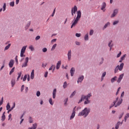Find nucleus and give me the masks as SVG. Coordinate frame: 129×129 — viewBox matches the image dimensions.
Instances as JSON below:
<instances>
[{
  "label": "nucleus",
  "mask_w": 129,
  "mask_h": 129,
  "mask_svg": "<svg viewBox=\"0 0 129 129\" xmlns=\"http://www.w3.org/2000/svg\"><path fill=\"white\" fill-rule=\"evenodd\" d=\"M77 16L71 27V29H72L73 27H75V26L77 25V24L78 23V21H79L81 18V11H77Z\"/></svg>",
  "instance_id": "f257e3e1"
},
{
  "label": "nucleus",
  "mask_w": 129,
  "mask_h": 129,
  "mask_svg": "<svg viewBox=\"0 0 129 129\" xmlns=\"http://www.w3.org/2000/svg\"><path fill=\"white\" fill-rule=\"evenodd\" d=\"M91 96V93L89 94L87 96L82 95L81 100H79L78 103H80L82 100H84V99L86 100V101L84 102V104H88V103H90V101L88 100V98Z\"/></svg>",
  "instance_id": "f03ea898"
},
{
  "label": "nucleus",
  "mask_w": 129,
  "mask_h": 129,
  "mask_svg": "<svg viewBox=\"0 0 129 129\" xmlns=\"http://www.w3.org/2000/svg\"><path fill=\"white\" fill-rule=\"evenodd\" d=\"M89 112H90V109L85 108L84 109L82 110V111L79 113L78 116H84V117H86V116L89 114Z\"/></svg>",
  "instance_id": "7ed1b4c3"
},
{
  "label": "nucleus",
  "mask_w": 129,
  "mask_h": 129,
  "mask_svg": "<svg viewBox=\"0 0 129 129\" xmlns=\"http://www.w3.org/2000/svg\"><path fill=\"white\" fill-rule=\"evenodd\" d=\"M122 103V99L118 100V97H117L116 100L113 102L115 107H117V106H119L121 103Z\"/></svg>",
  "instance_id": "20e7f679"
},
{
  "label": "nucleus",
  "mask_w": 129,
  "mask_h": 129,
  "mask_svg": "<svg viewBox=\"0 0 129 129\" xmlns=\"http://www.w3.org/2000/svg\"><path fill=\"white\" fill-rule=\"evenodd\" d=\"M26 49H27V46H24L22 48L20 53V57H26V55L24 54H25V52H26Z\"/></svg>",
  "instance_id": "39448f33"
},
{
  "label": "nucleus",
  "mask_w": 129,
  "mask_h": 129,
  "mask_svg": "<svg viewBox=\"0 0 129 129\" xmlns=\"http://www.w3.org/2000/svg\"><path fill=\"white\" fill-rule=\"evenodd\" d=\"M28 63H29V57H26L25 58V62L22 64V68H24V67H27V66H28Z\"/></svg>",
  "instance_id": "423d86ee"
},
{
  "label": "nucleus",
  "mask_w": 129,
  "mask_h": 129,
  "mask_svg": "<svg viewBox=\"0 0 129 129\" xmlns=\"http://www.w3.org/2000/svg\"><path fill=\"white\" fill-rule=\"evenodd\" d=\"M77 7L75 6L74 8H72V16H74V14H76V12H77Z\"/></svg>",
  "instance_id": "0eeeda50"
},
{
  "label": "nucleus",
  "mask_w": 129,
  "mask_h": 129,
  "mask_svg": "<svg viewBox=\"0 0 129 129\" xmlns=\"http://www.w3.org/2000/svg\"><path fill=\"white\" fill-rule=\"evenodd\" d=\"M123 76H124V74H122L119 76L118 79L117 81L118 83H120V81H121V80L123 78Z\"/></svg>",
  "instance_id": "6e6552de"
},
{
  "label": "nucleus",
  "mask_w": 129,
  "mask_h": 129,
  "mask_svg": "<svg viewBox=\"0 0 129 129\" xmlns=\"http://www.w3.org/2000/svg\"><path fill=\"white\" fill-rule=\"evenodd\" d=\"M117 13H118V10L117 9H115L114 10L111 16V18H114L116 15H117Z\"/></svg>",
  "instance_id": "1a4fd4ad"
},
{
  "label": "nucleus",
  "mask_w": 129,
  "mask_h": 129,
  "mask_svg": "<svg viewBox=\"0 0 129 129\" xmlns=\"http://www.w3.org/2000/svg\"><path fill=\"white\" fill-rule=\"evenodd\" d=\"M75 108H76V107H75L73 111V113L70 117V119H73L74 118V117L75 116Z\"/></svg>",
  "instance_id": "9d476101"
},
{
  "label": "nucleus",
  "mask_w": 129,
  "mask_h": 129,
  "mask_svg": "<svg viewBox=\"0 0 129 129\" xmlns=\"http://www.w3.org/2000/svg\"><path fill=\"white\" fill-rule=\"evenodd\" d=\"M14 63H15V61H14V60L11 59L9 63V67L10 68H13V66H14Z\"/></svg>",
  "instance_id": "9b49d317"
},
{
  "label": "nucleus",
  "mask_w": 129,
  "mask_h": 129,
  "mask_svg": "<svg viewBox=\"0 0 129 129\" xmlns=\"http://www.w3.org/2000/svg\"><path fill=\"white\" fill-rule=\"evenodd\" d=\"M71 56H72V51H71V50H70L68 53V59L69 61H70L71 60Z\"/></svg>",
  "instance_id": "f8f14e48"
},
{
  "label": "nucleus",
  "mask_w": 129,
  "mask_h": 129,
  "mask_svg": "<svg viewBox=\"0 0 129 129\" xmlns=\"http://www.w3.org/2000/svg\"><path fill=\"white\" fill-rule=\"evenodd\" d=\"M124 65V63H121L120 66H118V68L119 69V71H121L122 69H123V66Z\"/></svg>",
  "instance_id": "ddd939ff"
},
{
  "label": "nucleus",
  "mask_w": 129,
  "mask_h": 129,
  "mask_svg": "<svg viewBox=\"0 0 129 129\" xmlns=\"http://www.w3.org/2000/svg\"><path fill=\"white\" fill-rule=\"evenodd\" d=\"M56 92H57V89H54L52 93V97L53 99H55L56 98Z\"/></svg>",
  "instance_id": "4468645a"
},
{
  "label": "nucleus",
  "mask_w": 129,
  "mask_h": 129,
  "mask_svg": "<svg viewBox=\"0 0 129 129\" xmlns=\"http://www.w3.org/2000/svg\"><path fill=\"white\" fill-rule=\"evenodd\" d=\"M84 79V76H82L81 77H80L77 81L78 83H79V82H82V81H83V80Z\"/></svg>",
  "instance_id": "2eb2a0df"
},
{
  "label": "nucleus",
  "mask_w": 129,
  "mask_h": 129,
  "mask_svg": "<svg viewBox=\"0 0 129 129\" xmlns=\"http://www.w3.org/2000/svg\"><path fill=\"white\" fill-rule=\"evenodd\" d=\"M60 66H61V60H59L56 63V69H57V70H59Z\"/></svg>",
  "instance_id": "dca6fc26"
},
{
  "label": "nucleus",
  "mask_w": 129,
  "mask_h": 129,
  "mask_svg": "<svg viewBox=\"0 0 129 129\" xmlns=\"http://www.w3.org/2000/svg\"><path fill=\"white\" fill-rule=\"evenodd\" d=\"M74 72H75V69H74V68H72L70 71L71 76H73V75H74Z\"/></svg>",
  "instance_id": "f3484780"
},
{
  "label": "nucleus",
  "mask_w": 129,
  "mask_h": 129,
  "mask_svg": "<svg viewBox=\"0 0 129 129\" xmlns=\"http://www.w3.org/2000/svg\"><path fill=\"white\" fill-rule=\"evenodd\" d=\"M5 114H6V112H4V113H3L2 119H1L2 121H5V119H6V115H5Z\"/></svg>",
  "instance_id": "a211bd4d"
},
{
  "label": "nucleus",
  "mask_w": 129,
  "mask_h": 129,
  "mask_svg": "<svg viewBox=\"0 0 129 129\" xmlns=\"http://www.w3.org/2000/svg\"><path fill=\"white\" fill-rule=\"evenodd\" d=\"M37 126H38V125L36 123H35L33 124V127H29L28 129H36V128H37Z\"/></svg>",
  "instance_id": "6ab92c4d"
},
{
  "label": "nucleus",
  "mask_w": 129,
  "mask_h": 129,
  "mask_svg": "<svg viewBox=\"0 0 129 129\" xmlns=\"http://www.w3.org/2000/svg\"><path fill=\"white\" fill-rule=\"evenodd\" d=\"M35 70H33L31 72V79H34V76H35L34 75Z\"/></svg>",
  "instance_id": "aec40b11"
},
{
  "label": "nucleus",
  "mask_w": 129,
  "mask_h": 129,
  "mask_svg": "<svg viewBox=\"0 0 129 129\" xmlns=\"http://www.w3.org/2000/svg\"><path fill=\"white\" fill-rule=\"evenodd\" d=\"M30 26H31V22H29L27 23V25H26L25 26V30H28L29 29Z\"/></svg>",
  "instance_id": "412c9836"
},
{
  "label": "nucleus",
  "mask_w": 129,
  "mask_h": 129,
  "mask_svg": "<svg viewBox=\"0 0 129 129\" xmlns=\"http://www.w3.org/2000/svg\"><path fill=\"white\" fill-rule=\"evenodd\" d=\"M105 8H106V4H105V3L104 2L102 5V7L101 8V10H102V11H103Z\"/></svg>",
  "instance_id": "4be33fe9"
},
{
  "label": "nucleus",
  "mask_w": 129,
  "mask_h": 129,
  "mask_svg": "<svg viewBox=\"0 0 129 129\" xmlns=\"http://www.w3.org/2000/svg\"><path fill=\"white\" fill-rule=\"evenodd\" d=\"M117 79V77L116 76L114 77L113 78L111 79V81L112 83H113V82H114V81H115L116 80V79Z\"/></svg>",
  "instance_id": "5701e85b"
},
{
  "label": "nucleus",
  "mask_w": 129,
  "mask_h": 129,
  "mask_svg": "<svg viewBox=\"0 0 129 129\" xmlns=\"http://www.w3.org/2000/svg\"><path fill=\"white\" fill-rule=\"evenodd\" d=\"M11 84L12 87H14V86H15V85L16 84V80H12L11 81Z\"/></svg>",
  "instance_id": "b1692460"
},
{
  "label": "nucleus",
  "mask_w": 129,
  "mask_h": 129,
  "mask_svg": "<svg viewBox=\"0 0 129 129\" xmlns=\"http://www.w3.org/2000/svg\"><path fill=\"white\" fill-rule=\"evenodd\" d=\"M129 117V113L126 114L124 117V121H126V119Z\"/></svg>",
  "instance_id": "393cba45"
},
{
  "label": "nucleus",
  "mask_w": 129,
  "mask_h": 129,
  "mask_svg": "<svg viewBox=\"0 0 129 129\" xmlns=\"http://www.w3.org/2000/svg\"><path fill=\"white\" fill-rule=\"evenodd\" d=\"M111 43H112V40H111L108 43V46L110 47V50H111V48H112L113 45H111Z\"/></svg>",
  "instance_id": "a878e982"
},
{
  "label": "nucleus",
  "mask_w": 129,
  "mask_h": 129,
  "mask_svg": "<svg viewBox=\"0 0 129 129\" xmlns=\"http://www.w3.org/2000/svg\"><path fill=\"white\" fill-rule=\"evenodd\" d=\"M10 47H11V43L9 44L7 46L5 47V51H6V50H9V49H10Z\"/></svg>",
  "instance_id": "bb28decb"
},
{
  "label": "nucleus",
  "mask_w": 129,
  "mask_h": 129,
  "mask_svg": "<svg viewBox=\"0 0 129 129\" xmlns=\"http://www.w3.org/2000/svg\"><path fill=\"white\" fill-rule=\"evenodd\" d=\"M56 47H57V44H54L51 49V51H54V49L56 48Z\"/></svg>",
  "instance_id": "cd10ccee"
},
{
  "label": "nucleus",
  "mask_w": 129,
  "mask_h": 129,
  "mask_svg": "<svg viewBox=\"0 0 129 129\" xmlns=\"http://www.w3.org/2000/svg\"><path fill=\"white\" fill-rule=\"evenodd\" d=\"M47 65V62L42 63V67L43 68H46Z\"/></svg>",
  "instance_id": "c85d7f7f"
},
{
  "label": "nucleus",
  "mask_w": 129,
  "mask_h": 129,
  "mask_svg": "<svg viewBox=\"0 0 129 129\" xmlns=\"http://www.w3.org/2000/svg\"><path fill=\"white\" fill-rule=\"evenodd\" d=\"M119 70V69H118V66H117L115 68V70H114V73H117L118 71Z\"/></svg>",
  "instance_id": "c756f323"
},
{
  "label": "nucleus",
  "mask_w": 129,
  "mask_h": 129,
  "mask_svg": "<svg viewBox=\"0 0 129 129\" xmlns=\"http://www.w3.org/2000/svg\"><path fill=\"white\" fill-rule=\"evenodd\" d=\"M15 72V68H13L11 70V71L10 72V75H12V74L13 73V72Z\"/></svg>",
  "instance_id": "7c9ffc66"
},
{
  "label": "nucleus",
  "mask_w": 129,
  "mask_h": 129,
  "mask_svg": "<svg viewBox=\"0 0 129 129\" xmlns=\"http://www.w3.org/2000/svg\"><path fill=\"white\" fill-rule=\"evenodd\" d=\"M110 25V23L109 22L107 23L104 26V29H106L107 28L108 26H109Z\"/></svg>",
  "instance_id": "2f4dec72"
},
{
  "label": "nucleus",
  "mask_w": 129,
  "mask_h": 129,
  "mask_svg": "<svg viewBox=\"0 0 129 129\" xmlns=\"http://www.w3.org/2000/svg\"><path fill=\"white\" fill-rule=\"evenodd\" d=\"M16 106V103H14V105L13 107H11V109H9V111H12L14 108H15V107Z\"/></svg>",
  "instance_id": "473e14b6"
},
{
  "label": "nucleus",
  "mask_w": 129,
  "mask_h": 129,
  "mask_svg": "<svg viewBox=\"0 0 129 129\" xmlns=\"http://www.w3.org/2000/svg\"><path fill=\"white\" fill-rule=\"evenodd\" d=\"M75 94H76V91H74L72 94L70 96V97H73V96H74V95H75Z\"/></svg>",
  "instance_id": "72a5a7b5"
},
{
  "label": "nucleus",
  "mask_w": 129,
  "mask_h": 129,
  "mask_svg": "<svg viewBox=\"0 0 129 129\" xmlns=\"http://www.w3.org/2000/svg\"><path fill=\"white\" fill-rule=\"evenodd\" d=\"M29 48L30 50H31V51H34V50H35V48H34L33 45H30Z\"/></svg>",
  "instance_id": "f704fd0d"
},
{
  "label": "nucleus",
  "mask_w": 129,
  "mask_h": 129,
  "mask_svg": "<svg viewBox=\"0 0 129 129\" xmlns=\"http://www.w3.org/2000/svg\"><path fill=\"white\" fill-rule=\"evenodd\" d=\"M18 76L17 78V80H19V79H20V78L21 77V76H22V72L20 73H18Z\"/></svg>",
  "instance_id": "c9c22d12"
},
{
  "label": "nucleus",
  "mask_w": 129,
  "mask_h": 129,
  "mask_svg": "<svg viewBox=\"0 0 129 129\" xmlns=\"http://www.w3.org/2000/svg\"><path fill=\"white\" fill-rule=\"evenodd\" d=\"M7 110H9V109H10L11 108V106H10V103H8L7 105Z\"/></svg>",
  "instance_id": "e433bc0d"
},
{
  "label": "nucleus",
  "mask_w": 129,
  "mask_h": 129,
  "mask_svg": "<svg viewBox=\"0 0 129 129\" xmlns=\"http://www.w3.org/2000/svg\"><path fill=\"white\" fill-rule=\"evenodd\" d=\"M63 87L64 89H65V88H66V87H67V82H64Z\"/></svg>",
  "instance_id": "4c0bfd02"
},
{
  "label": "nucleus",
  "mask_w": 129,
  "mask_h": 129,
  "mask_svg": "<svg viewBox=\"0 0 129 129\" xmlns=\"http://www.w3.org/2000/svg\"><path fill=\"white\" fill-rule=\"evenodd\" d=\"M6 8H7V4L6 3H4L3 6V11L5 12L6 11Z\"/></svg>",
  "instance_id": "58836bf2"
},
{
  "label": "nucleus",
  "mask_w": 129,
  "mask_h": 129,
  "mask_svg": "<svg viewBox=\"0 0 129 129\" xmlns=\"http://www.w3.org/2000/svg\"><path fill=\"white\" fill-rule=\"evenodd\" d=\"M85 41H88V34H87L85 36Z\"/></svg>",
  "instance_id": "ea45409f"
},
{
  "label": "nucleus",
  "mask_w": 129,
  "mask_h": 129,
  "mask_svg": "<svg viewBox=\"0 0 129 129\" xmlns=\"http://www.w3.org/2000/svg\"><path fill=\"white\" fill-rule=\"evenodd\" d=\"M29 121L30 123H33V119L32 118V117H29Z\"/></svg>",
  "instance_id": "a19ab883"
},
{
  "label": "nucleus",
  "mask_w": 129,
  "mask_h": 129,
  "mask_svg": "<svg viewBox=\"0 0 129 129\" xmlns=\"http://www.w3.org/2000/svg\"><path fill=\"white\" fill-rule=\"evenodd\" d=\"M48 50L47 49V48L44 47L42 49V52H43V53H46V52H47Z\"/></svg>",
  "instance_id": "79ce46f5"
},
{
  "label": "nucleus",
  "mask_w": 129,
  "mask_h": 129,
  "mask_svg": "<svg viewBox=\"0 0 129 129\" xmlns=\"http://www.w3.org/2000/svg\"><path fill=\"white\" fill-rule=\"evenodd\" d=\"M10 7H14L15 6V2H11L10 4Z\"/></svg>",
  "instance_id": "37998d69"
},
{
  "label": "nucleus",
  "mask_w": 129,
  "mask_h": 129,
  "mask_svg": "<svg viewBox=\"0 0 129 129\" xmlns=\"http://www.w3.org/2000/svg\"><path fill=\"white\" fill-rule=\"evenodd\" d=\"M40 39H41V36L38 35L37 36H36L35 37V40L36 41H38V40H40Z\"/></svg>",
  "instance_id": "c03bdc74"
},
{
  "label": "nucleus",
  "mask_w": 129,
  "mask_h": 129,
  "mask_svg": "<svg viewBox=\"0 0 129 129\" xmlns=\"http://www.w3.org/2000/svg\"><path fill=\"white\" fill-rule=\"evenodd\" d=\"M4 103V97L2 98L1 101H0V106Z\"/></svg>",
  "instance_id": "a18cd8bd"
},
{
  "label": "nucleus",
  "mask_w": 129,
  "mask_h": 129,
  "mask_svg": "<svg viewBox=\"0 0 129 129\" xmlns=\"http://www.w3.org/2000/svg\"><path fill=\"white\" fill-rule=\"evenodd\" d=\"M125 57H126V54H124L120 58L123 61L125 59Z\"/></svg>",
  "instance_id": "49530a36"
},
{
  "label": "nucleus",
  "mask_w": 129,
  "mask_h": 129,
  "mask_svg": "<svg viewBox=\"0 0 129 129\" xmlns=\"http://www.w3.org/2000/svg\"><path fill=\"white\" fill-rule=\"evenodd\" d=\"M36 95H37V96H38V97H39V96H40V95H41V93L40 92V91H38L37 92Z\"/></svg>",
  "instance_id": "de8ad7c7"
},
{
  "label": "nucleus",
  "mask_w": 129,
  "mask_h": 129,
  "mask_svg": "<svg viewBox=\"0 0 129 129\" xmlns=\"http://www.w3.org/2000/svg\"><path fill=\"white\" fill-rule=\"evenodd\" d=\"M27 75H25L23 79V81H26V80H27Z\"/></svg>",
  "instance_id": "09e8293b"
},
{
  "label": "nucleus",
  "mask_w": 129,
  "mask_h": 129,
  "mask_svg": "<svg viewBox=\"0 0 129 129\" xmlns=\"http://www.w3.org/2000/svg\"><path fill=\"white\" fill-rule=\"evenodd\" d=\"M93 33H94V31L93 30H91L90 31V36H92V35H93Z\"/></svg>",
  "instance_id": "8fccbe9b"
},
{
  "label": "nucleus",
  "mask_w": 129,
  "mask_h": 129,
  "mask_svg": "<svg viewBox=\"0 0 129 129\" xmlns=\"http://www.w3.org/2000/svg\"><path fill=\"white\" fill-rule=\"evenodd\" d=\"M49 102L50 104H51V105H53V103L52 102V98H50L49 99Z\"/></svg>",
  "instance_id": "3c124183"
},
{
  "label": "nucleus",
  "mask_w": 129,
  "mask_h": 129,
  "mask_svg": "<svg viewBox=\"0 0 129 129\" xmlns=\"http://www.w3.org/2000/svg\"><path fill=\"white\" fill-rule=\"evenodd\" d=\"M121 55V51H120L119 53L117 55V58H119Z\"/></svg>",
  "instance_id": "603ef678"
},
{
  "label": "nucleus",
  "mask_w": 129,
  "mask_h": 129,
  "mask_svg": "<svg viewBox=\"0 0 129 129\" xmlns=\"http://www.w3.org/2000/svg\"><path fill=\"white\" fill-rule=\"evenodd\" d=\"M76 37H81V34H80V33H76Z\"/></svg>",
  "instance_id": "864d4df0"
},
{
  "label": "nucleus",
  "mask_w": 129,
  "mask_h": 129,
  "mask_svg": "<svg viewBox=\"0 0 129 129\" xmlns=\"http://www.w3.org/2000/svg\"><path fill=\"white\" fill-rule=\"evenodd\" d=\"M44 77L46 78L48 77V72H46L44 75Z\"/></svg>",
  "instance_id": "5fc2aeb1"
},
{
  "label": "nucleus",
  "mask_w": 129,
  "mask_h": 129,
  "mask_svg": "<svg viewBox=\"0 0 129 129\" xmlns=\"http://www.w3.org/2000/svg\"><path fill=\"white\" fill-rule=\"evenodd\" d=\"M25 88V85H23L21 87V91H23L24 90V89Z\"/></svg>",
  "instance_id": "6e6d98bb"
},
{
  "label": "nucleus",
  "mask_w": 129,
  "mask_h": 129,
  "mask_svg": "<svg viewBox=\"0 0 129 129\" xmlns=\"http://www.w3.org/2000/svg\"><path fill=\"white\" fill-rule=\"evenodd\" d=\"M117 24H118V21H115L113 22V25H116Z\"/></svg>",
  "instance_id": "4d7b16f0"
},
{
  "label": "nucleus",
  "mask_w": 129,
  "mask_h": 129,
  "mask_svg": "<svg viewBox=\"0 0 129 129\" xmlns=\"http://www.w3.org/2000/svg\"><path fill=\"white\" fill-rule=\"evenodd\" d=\"M53 67H54V64H52V65L49 68V71L52 70V69H53Z\"/></svg>",
  "instance_id": "13d9d810"
},
{
  "label": "nucleus",
  "mask_w": 129,
  "mask_h": 129,
  "mask_svg": "<svg viewBox=\"0 0 129 129\" xmlns=\"http://www.w3.org/2000/svg\"><path fill=\"white\" fill-rule=\"evenodd\" d=\"M101 60L102 61H101L100 63V65H101V64H102L103 63V61H104V58H103V57H102L101 58Z\"/></svg>",
  "instance_id": "bf43d9fd"
},
{
  "label": "nucleus",
  "mask_w": 129,
  "mask_h": 129,
  "mask_svg": "<svg viewBox=\"0 0 129 129\" xmlns=\"http://www.w3.org/2000/svg\"><path fill=\"white\" fill-rule=\"evenodd\" d=\"M105 75H106V72H104L102 74V77H105Z\"/></svg>",
  "instance_id": "052dcab7"
},
{
  "label": "nucleus",
  "mask_w": 129,
  "mask_h": 129,
  "mask_svg": "<svg viewBox=\"0 0 129 129\" xmlns=\"http://www.w3.org/2000/svg\"><path fill=\"white\" fill-rule=\"evenodd\" d=\"M76 44L78 46H80V42H79L78 41H76Z\"/></svg>",
  "instance_id": "680f3d73"
},
{
  "label": "nucleus",
  "mask_w": 129,
  "mask_h": 129,
  "mask_svg": "<svg viewBox=\"0 0 129 129\" xmlns=\"http://www.w3.org/2000/svg\"><path fill=\"white\" fill-rule=\"evenodd\" d=\"M11 118H12V114H9L8 120H10V119H11Z\"/></svg>",
  "instance_id": "e2e57ef3"
},
{
  "label": "nucleus",
  "mask_w": 129,
  "mask_h": 129,
  "mask_svg": "<svg viewBox=\"0 0 129 129\" xmlns=\"http://www.w3.org/2000/svg\"><path fill=\"white\" fill-rule=\"evenodd\" d=\"M57 41V39H54L51 40V43H54V42H56Z\"/></svg>",
  "instance_id": "0e129e2a"
},
{
  "label": "nucleus",
  "mask_w": 129,
  "mask_h": 129,
  "mask_svg": "<svg viewBox=\"0 0 129 129\" xmlns=\"http://www.w3.org/2000/svg\"><path fill=\"white\" fill-rule=\"evenodd\" d=\"M16 62L18 63L19 62L18 61V56H16L15 57Z\"/></svg>",
  "instance_id": "69168bd1"
},
{
  "label": "nucleus",
  "mask_w": 129,
  "mask_h": 129,
  "mask_svg": "<svg viewBox=\"0 0 129 129\" xmlns=\"http://www.w3.org/2000/svg\"><path fill=\"white\" fill-rule=\"evenodd\" d=\"M118 127H119V126L118 125L116 124L115 128V129H118Z\"/></svg>",
  "instance_id": "338daca9"
},
{
  "label": "nucleus",
  "mask_w": 129,
  "mask_h": 129,
  "mask_svg": "<svg viewBox=\"0 0 129 129\" xmlns=\"http://www.w3.org/2000/svg\"><path fill=\"white\" fill-rule=\"evenodd\" d=\"M28 91H29V88L28 87H26L25 88L26 93L28 92Z\"/></svg>",
  "instance_id": "774afa93"
}]
</instances>
